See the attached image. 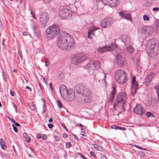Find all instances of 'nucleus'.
Wrapping results in <instances>:
<instances>
[{
  "mask_svg": "<svg viewBox=\"0 0 159 159\" xmlns=\"http://www.w3.org/2000/svg\"><path fill=\"white\" fill-rule=\"evenodd\" d=\"M75 45L73 38L68 33L63 32L58 37L57 45L61 49L70 50L74 48Z\"/></svg>",
  "mask_w": 159,
  "mask_h": 159,
  "instance_id": "obj_1",
  "label": "nucleus"
},
{
  "mask_svg": "<svg viewBox=\"0 0 159 159\" xmlns=\"http://www.w3.org/2000/svg\"><path fill=\"white\" fill-rule=\"evenodd\" d=\"M77 93L79 94V96L81 97L80 101L85 102H89L92 97L91 91L85 85L80 84L76 87Z\"/></svg>",
  "mask_w": 159,
  "mask_h": 159,
  "instance_id": "obj_2",
  "label": "nucleus"
},
{
  "mask_svg": "<svg viewBox=\"0 0 159 159\" xmlns=\"http://www.w3.org/2000/svg\"><path fill=\"white\" fill-rule=\"evenodd\" d=\"M146 48L150 57H153L156 56L159 48V44L157 40L153 39L148 40L146 45Z\"/></svg>",
  "mask_w": 159,
  "mask_h": 159,
  "instance_id": "obj_3",
  "label": "nucleus"
},
{
  "mask_svg": "<svg viewBox=\"0 0 159 159\" xmlns=\"http://www.w3.org/2000/svg\"><path fill=\"white\" fill-rule=\"evenodd\" d=\"M59 25L55 24L50 26L46 30V37L48 39H51L55 38L60 31Z\"/></svg>",
  "mask_w": 159,
  "mask_h": 159,
  "instance_id": "obj_4",
  "label": "nucleus"
},
{
  "mask_svg": "<svg viewBox=\"0 0 159 159\" xmlns=\"http://www.w3.org/2000/svg\"><path fill=\"white\" fill-rule=\"evenodd\" d=\"M127 99V96L125 92H121L119 93L117 97V102H115L114 105V108L116 106H117L118 108L120 110V113L124 111V105L126 103Z\"/></svg>",
  "mask_w": 159,
  "mask_h": 159,
  "instance_id": "obj_5",
  "label": "nucleus"
},
{
  "mask_svg": "<svg viewBox=\"0 0 159 159\" xmlns=\"http://www.w3.org/2000/svg\"><path fill=\"white\" fill-rule=\"evenodd\" d=\"M88 57L87 54L80 53L74 55L71 58L70 61L72 64L78 66L86 60Z\"/></svg>",
  "mask_w": 159,
  "mask_h": 159,
  "instance_id": "obj_6",
  "label": "nucleus"
},
{
  "mask_svg": "<svg viewBox=\"0 0 159 159\" xmlns=\"http://www.w3.org/2000/svg\"><path fill=\"white\" fill-rule=\"evenodd\" d=\"M115 78L119 83L124 84L127 80L125 72L123 70H117L115 74Z\"/></svg>",
  "mask_w": 159,
  "mask_h": 159,
  "instance_id": "obj_7",
  "label": "nucleus"
},
{
  "mask_svg": "<svg viewBox=\"0 0 159 159\" xmlns=\"http://www.w3.org/2000/svg\"><path fill=\"white\" fill-rule=\"evenodd\" d=\"M118 0H103L100 1L98 3L99 4H104L107 5L111 7H116L119 3Z\"/></svg>",
  "mask_w": 159,
  "mask_h": 159,
  "instance_id": "obj_8",
  "label": "nucleus"
},
{
  "mask_svg": "<svg viewBox=\"0 0 159 159\" xmlns=\"http://www.w3.org/2000/svg\"><path fill=\"white\" fill-rule=\"evenodd\" d=\"M113 23V20L111 17H107L103 19L101 22L102 27L107 28L110 27Z\"/></svg>",
  "mask_w": 159,
  "mask_h": 159,
  "instance_id": "obj_9",
  "label": "nucleus"
},
{
  "mask_svg": "<svg viewBox=\"0 0 159 159\" xmlns=\"http://www.w3.org/2000/svg\"><path fill=\"white\" fill-rule=\"evenodd\" d=\"M141 30V32L147 36L152 34L154 31L153 28L149 26H143Z\"/></svg>",
  "mask_w": 159,
  "mask_h": 159,
  "instance_id": "obj_10",
  "label": "nucleus"
},
{
  "mask_svg": "<svg viewBox=\"0 0 159 159\" xmlns=\"http://www.w3.org/2000/svg\"><path fill=\"white\" fill-rule=\"evenodd\" d=\"M87 68L91 70H95L99 69L100 67V64L99 61H90L87 65Z\"/></svg>",
  "mask_w": 159,
  "mask_h": 159,
  "instance_id": "obj_11",
  "label": "nucleus"
},
{
  "mask_svg": "<svg viewBox=\"0 0 159 159\" xmlns=\"http://www.w3.org/2000/svg\"><path fill=\"white\" fill-rule=\"evenodd\" d=\"M48 19V15L47 13L44 12L40 14L39 18L40 22L42 27L46 26Z\"/></svg>",
  "mask_w": 159,
  "mask_h": 159,
  "instance_id": "obj_12",
  "label": "nucleus"
},
{
  "mask_svg": "<svg viewBox=\"0 0 159 159\" xmlns=\"http://www.w3.org/2000/svg\"><path fill=\"white\" fill-rule=\"evenodd\" d=\"M60 92L61 95L63 99H66L68 96V91L66 86L61 85L60 87Z\"/></svg>",
  "mask_w": 159,
  "mask_h": 159,
  "instance_id": "obj_13",
  "label": "nucleus"
},
{
  "mask_svg": "<svg viewBox=\"0 0 159 159\" xmlns=\"http://www.w3.org/2000/svg\"><path fill=\"white\" fill-rule=\"evenodd\" d=\"M133 111L134 113L139 115H143L145 112L144 108L141 104H137L136 107L134 108Z\"/></svg>",
  "mask_w": 159,
  "mask_h": 159,
  "instance_id": "obj_14",
  "label": "nucleus"
},
{
  "mask_svg": "<svg viewBox=\"0 0 159 159\" xmlns=\"http://www.w3.org/2000/svg\"><path fill=\"white\" fill-rule=\"evenodd\" d=\"M71 11L70 10L64 8L61 10L59 12L60 15L63 17H66L71 15Z\"/></svg>",
  "mask_w": 159,
  "mask_h": 159,
  "instance_id": "obj_15",
  "label": "nucleus"
},
{
  "mask_svg": "<svg viewBox=\"0 0 159 159\" xmlns=\"http://www.w3.org/2000/svg\"><path fill=\"white\" fill-rule=\"evenodd\" d=\"M97 29L96 28V27L94 26L90 27L88 32V37L89 39H93L95 35L94 32Z\"/></svg>",
  "mask_w": 159,
  "mask_h": 159,
  "instance_id": "obj_16",
  "label": "nucleus"
},
{
  "mask_svg": "<svg viewBox=\"0 0 159 159\" xmlns=\"http://www.w3.org/2000/svg\"><path fill=\"white\" fill-rule=\"evenodd\" d=\"M120 39L121 41L123 42L126 46L129 45L131 42L130 38L129 36L125 35L122 36L121 37Z\"/></svg>",
  "mask_w": 159,
  "mask_h": 159,
  "instance_id": "obj_17",
  "label": "nucleus"
},
{
  "mask_svg": "<svg viewBox=\"0 0 159 159\" xmlns=\"http://www.w3.org/2000/svg\"><path fill=\"white\" fill-rule=\"evenodd\" d=\"M116 58L119 66H123L125 61V59L121 55L118 54L117 55Z\"/></svg>",
  "mask_w": 159,
  "mask_h": 159,
  "instance_id": "obj_18",
  "label": "nucleus"
},
{
  "mask_svg": "<svg viewBox=\"0 0 159 159\" xmlns=\"http://www.w3.org/2000/svg\"><path fill=\"white\" fill-rule=\"evenodd\" d=\"M120 15L122 17L128 20H130L131 18V15L127 11H121L120 13Z\"/></svg>",
  "mask_w": 159,
  "mask_h": 159,
  "instance_id": "obj_19",
  "label": "nucleus"
},
{
  "mask_svg": "<svg viewBox=\"0 0 159 159\" xmlns=\"http://www.w3.org/2000/svg\"><path fill=\"white\" fill-rule=\"evenodd\" d=\"M75 98V93L73 90H70L68 91V95L67 98V100L71 101Z\"/></svg>",
  "mask_w": 159,
  "mask_h": 159,
  "instance_id": "obj_20",
  "label": "nucleus"
},
{
  "mask_svg": "<svg viewBox=\"0 0 159 159\" xmlns=\"http://www.w3.org/2000/svg\"><path fill=\"white\" fill-rule=\"evenodd\" d=\"M112 90L111 92L109 99L108 100V102L109 103L111 102L113 100L116 91L115 88L114 87H112Z\"/></svg>",
  "mask_w": 159,
  "mask_h": 159,
  "instance_id": "obj_21",
  "label": "nucleus"
},
{
  "mask_svg": "<svg viewBox=\"0 0 159 159\" xmlns=\"http://www.w3.org/2000/svg\"><path fill=\"white\" fill-rule=\"evenodd\" d=\"M111 48L107 46H105L102 48H100L98 49L99 52L103 53L107 51H110Z\"/></svg>",
  "mask_w": 159,
  "mask_h": 159,
  "instance_id": "obj_22",
  "label": "nucleus"
},
{
  "mask_svg": "<svg viewBox=\"0 0 159 159\" xmlns=\"http://www.w3.org/2000/svg\"><path fill=\"white\" fill-rule=\"evenodd\" d=\"M155 74L153 73H151L146 78L145 80L146 82L148 83H150L152 81V78L153 77Z\"/></svg>",
  "mask_w": 159,
  "mask_h": 159,
  "instance_id": "obj_23",
  "label": "nucleus"
},
{
  "mask_svg": "<svg viewBox=\"0 0 159 159\" xmlns=\"http://www.w3.org/2000/svg\"><path fill=\"white\" fill-rule=\"evenodd\" d=\"M134 48L131 45H129L127 47L126 51L128 53H132L134 52Z\"/></svg>",
  "mask_w": 159,
  "mask_h": 159,
  "instance_id": "obj_24",
  "label": "nucleus"
},
{
  "mask_svg": "<svg viewBox=\"0 0 159 159\" xmlns=\"http://www.w3.org/2000/svg\"><path fill=\"white\" fill-rule=\"evenodd\" d=\"M23 137L26 139V141L28 143H30V138L28 136V135L26 133L23 134Z\"/></svg>",
  "mask_w": 159,
  "mask_h": 159,
  "instance_id": "obj_25",
  "label": "nucleus"
},
{
  "mask_svg": "<svg viewBox=\"0 0 159 159\" xmlns=\"http://www.w3.org/2000/svg\"><path fill=\"white\" fill-rule=\"evenodd\" d=\"M0 144L2 149L4 150L6 148L5 144L4 141L2 139H0Z\"/></svg>",
  "mask_w": 159,
  "mask_h": 159,
  "instance_id": "obj_26",
  "label": "nucleus"
},
{
  "mask_svg": "<svg viewBox=\"0 0 159 159\" xmlns=\"http://www.w3.org/2000/svg\"><path fill=\"white\" fill-rule=\"evenodd\" d=\"M92 146L94 148L97 149L98 151H102V148L97 144H93L92 145Z\"/></svg>",
  "mask_w": 159,
  "mask_h": 159,
  "instance_id": "obj_27",
  "label": "nucleus"
},
{
  "mask_svg": "<svg viewBox=\"0 0 159 159\" xmlns=\"http://www.w3.org/2000/svg\"><path fill=\"white\" fill-rule=\"evenodd\" d=\"M2 75L3 79L4 81L5 82H7V73L6 72H5L4 71H3L2 72Z\"/></svg>",
  "mask_w": 159,
  "mask_h": 159,
  "instance_id": "obj_28",
  "label": "nucleus"
},
{
  "mask_svg": "<svg viewBox=\"0 0 159 159\" xmlns=\"http://www.w3.org/2000/svg\"><path fill=\"white\" fill-rule=\"evenodd\" d=\"M33 28L34 32L35 33L36 36L38 37H39L40 36V32L39 31H36V27L35 26L33 27Z\"/></svg>",
  "mask_w": 159,
  "mask_h": 159,
  "instance_id": "obj_29",
  "label": "nucleus"
},
{
  "mask_svg": "<svg viewBox=\"0 0 159 159\" xmlns=\"http://www.w3.org/2000/svg\"><path fill=\"white\" fill-rule=\"evenodd\" d=\"M137 90V89L134 88V87H132L131 89V93L132 96H134V95Z\"/></svg>",
  "mask_w": 159,
  "mask_h": 159,
  "instance_id": "obj_30",
  "label": "nucleus"
},
{
  "mask_svg": "<svg viewBox=\"0 0 159 159\" xmlns=\"http://www.w3.org/2000/svg\"><path fill=\"white\" fill-rule=\"evenodd\" d=\"M146 115L147 117H151L152 118H153L155 117V116L151 112H148L146 114Z\"/></svg>",
  "mask_w": 159,
  "mask_h": 159,
  "instance_id": "obj_31",
  "label": "nucleus"
},
{
  "mask_svg": "<svg viewBox=\"0 0 159 159\" xmlns=\"http://www.w3.org/2000/svg\"><path fill=\"white\" fill-rule=\"evenodd\" d=\"M30 108L31 110L34 111L36 108L35 104L32 103L30 104Z\"/></svg>",
  "mask_w": 159,
  "mask_h": 159,
  "instance_id": "obj_32",
  "label": "nucleus"
},
{
  "mask_svg": "<svg viewBox=\"0 0 159 159\" xmlns=\"http://www.w3.org/2000/svg\"><path fill=\"white\" fill-rule=\"evenodd\" d=\"M155 89L157 90V94L158 98L159 100V85L155 87Z\"/></svg>",
  "mask_w": 159,
  "mask_h": 159,
  "instance_id": "obj_33",
  "label": "nucleus"
},
{
  "mask_svg": "<svg viewBox=\"0 0 159 159\" xmlns=\"http://www.w3.org/2000/svg\"><path fill=\"white\" fill-rule=\"evenodd\" d=\"M108 47L111 48L110 51H111L112 50L114 49L117 48L116 45L114 44H111V46Z\"/></svg>",
  "mask_w": 159,
  "mask_h": 159,
  "instance_id": "obj_34",
  "label": "nucleus"
},
{
  "mask_svg": "<svg viewBox=\"0 0 159 159\" xmlns=\"http://www.w3.org/2000/svg\"><path fill=\"white\" fill-rule=\"evenodd\" d=\"M143 19L145 21H148L149 20V17L147 15H144L143 16Z\"/></svg>",
  "mask_w": 159,
  "mask_h": 159,
  "instance_id": "obj_35",
  "label": "nucleus"
},
{
  "mask_svg": "<svg viewBox=\"0 0 159 159\" xmlns=\"http://www.w3.org/2000/svg\"><path fill=\"white\" fill-rule=\"evenodd\" d=\"M57 105L60 108H62V104L61 103V102L58 100H57Z\"/></svg>",
  "mask_w": 159,
  "mask_h": 159,
  "instance_id": "obj_36",
  "label": "nucleus"
},
{
  "mask_svg": "<svg viewBox=\"0 0 159 159\" xmlns=\"http://www.w3.org/2000/svg\"><path fill=\"white\" fill-rule=\"evenodd\" d=\"M134 87V88H135L136 89L138 88V84L137 83L136 81L134 83H132V87Z\"/></svg>",
  "mask_w": 159,
  "mask_h": 159,
  "instance_id": "obj_37",
  "label": "nucleus"
},
{
  "mask_svg": "<svg viewBox=\"0 0 159 159\" xmlns=\"http://www.w3.org/2000/svg\"><path fill=\"white\" fill-rule=\"evenodd\" d=\"M81 134L83 136H86V135H85V130L83 128L81 129Z\"/></svg>",
  "mask_w": 159,
  "mask_h": 159,
  "instance_id": "obj_38",
  "label": "nucleus"
},
{
  "mask_svg": "<svg viewBox=\"0 0 159 159\" xmlns=\"http://www.w3.org/2000/svg\"><path fill=\"white\" fill-rule=\"evenodd\" d=\"M12 126L13 127V129L14 131L16 133H17L18 131V130L17 127L15 126L14 124L12 125Z\"/></svg>",
  "mask_w": 159,
  "mask_h": 159,
  "instance_id": "obj_39",
  "label": "nucleus"
},
{
  "mask_svg": "<svg viewBox=\"0 0 159 159\" xmlns=\"http://www.w3.org/2000/svg\"><path fill=\"white\" fill-rule=\"evenodd\" d=\"M12 106H13V107L15 109L16 112H17V107L16 105L15 104L14 102H12Z\"/></svg>",
  "mask_w": 159,
  "mask_h": 159,
  "instance_id": "obj_40",
  "label": "nucleus"
},
{
  "mask_svg": "<svg viewBox=\"0 0 159 159\" xmlns=\"http://www.w3.org/2000/svg\"><path fill=\"white\" fill-rule=\"evenodd\" d=\"M78 154L79 156H80V157H81L83 159H88V158L85 157L80 153H78Z\"/></svg>",
  "mask_w": 159,
  "mask_h": 159,
  "instance_id": "obj_41",
  "label": "nucleus"
},
{
  "mask_svg": "<svg viewBox=\"0 0 159 159\" xmlns=\"http://www.w3.org/2000/svg\"><path fill=\"white\" fill-rule=\"evenodd\" d=\"M71 143L70 142H67L66 143V146L67 148H70V147H71Z\"/></svg>",
  "mask_w": 159,
  "mask_h": 159,
  "instance_id": "obj_42",
  "label": "nucleus"
},
{
  "mask_svg": "<svg viewBox=\"0 0 159 159\" xmlns=\"http://www.w3.org/2000/svg\"><path fill=\"white\" fill-rule=\"evenodd\" d=\"M117 129H120V130H126V129L124 127L117 126Z\"/></svg>",
  "mask_w": 159,
  "mask_h": 159,
  "instance_id": "obj_43",
  "label": "nucleus"
},
{
  "mask_svg": "<svg viewBox=\"0 0 159 159\" xmlns=\"http://www.w3.org/2000/svg\"><path fill=\"white\" fill-rule=\"evenodd\" d=\"M43 112L42 113V114H43L46 111V106L45 104H44L43 105Z\"/></svg>",
  "mask_w": 159,
  "mask_h": 159,
  "instance_id": "obj_44",
  "label": "nucleus"
},
{
  "mask_svg": "<svg viewBox=\"0 0 159 159\" xmlns=\"http://www.w3.org/2000/svg\"><path fill=\"white\" fill-rule=\"evenodd\" d=\"M54 138L55 140L57 141H58L60 140V138L57 136L54 135Z\"/></svg>",
  "mask_w": 159,
  "mask_h": 159,
  "instance_id": "obj_45",
  "label": "nucleus"
},
{
  "mask_svg": "<svg viewBox=\"0 0 159 159\" xmlns=\"http://www.w3.org/2000/svg\"><path fill=\"white\" fill-rule=\"evenodd\" d=\"M61 125L62 126L67 132H69V130L65 125L63 123H61Z\"/></svg>",
  "mask_w": 159,
  "mask_h": 159,
  "instance_id": "obj_46",
  "label": "nucleus"
},
{
  "mask_svg": "<svg viewBox=\"0 0 159 159\" xmlns=\"http://www.w3.org/2000/svg\"><path fill=\"white\" fill-rule=\"evenodd\" d=\"M43 140H45L47 139V137L46 135L44 134L41 137Z\"/></svg>",
  "mask_w": 159,
  "mask_h": 159,
  "instance_id": "obj_47",
  "label": "nucleus"
},
{
  "mask_svg": "<svg viewBox=\"0 0 159 159\" xmlns=\"http://www.w3.org/2000/svg\"><path fill=\"white\" fill-rule=\"evenodd\" d=\"M18 55H19L20 58L21 59H22V56L21 55V52L20 50H18Z\"/></svg>",
  "mask_w": 159,
  "mask_h": 159,
  "instance_id": "obj_48",
  "label": "nucleus"
},
{
  "mask_svg": "<svg viewBox=\"0 0 159 159\" xmlns=\"http://www.w3.org/2000/svg\"><path fill=\"white\" fill-rule=\"evenodd\" d=\"M48 126L49 128H52L53 126V125L52 124H48Z\"/></svg>",
  "mask_w": 159,
  "mask_h": 159,
  "instance_id": "obj_49",
  "label": "nucleus"
},
{
  "mask_svg": "<svg viewBox=\"0 0 159 159\" xmlns=\"http://www.w3.org/2000/svg\"><path fill=\"white\" fill-rule=\"evenodd\" d=\"M111 128L113 129H115L116 130H117V126L115 125H113L111 126Z\"/></svg>",
  "mask_w": 159,
  "mask_h": 159,
  "instance_id": "obj_50",
  "label": "nucleus"
},
{
  "mask_svg": "<svg viewBox=\"0 0 159 159\" xmlns=\"http://www.w3.org/2000/svg\"><path fill=\"white\" fill-rule=\"evenodd\" d=\"M62 136L64 138H66L68 137V135L66 133H63L62 134Z\"/></svg>",
  "mask_w": 159,
  "mask_h": 159,
  "instance_id": "obj_51",
  "label": "nucleus"
},
{
  "mask_svg": "<svg viewBox=\"0 0 159 159\" xmlns=\"http://www.w3.org/2000/svg\"><path fill=\"white\" fill-rule=\"evenodd\" d=\"M73 136H74V139L76 140H79V138H78L75 134H73Z\"/></svg>",
  "mask_w": 159,
  "mask_h": 159,
  "instance_id": "obj_52",
  "label": "nucleus"
},
{
  "mask_svg": "<svg viewBox=\"0 0 159 159\" xmlns=\"http://www.w3.org/2000/svg\"><path fill=\"white\" fill-rule=\"evenodd\" d=\"M136 82L135 80V77H133L132 79V83H134V82Z\"/></svg>",
  "mask_w": 159,
  "mask_h": 159,
  "instance_id": "obj_53",
  "label": "nucleus"
},
{
  "mask_svg": "<svg viewBox=\"0 0 159 159\" xmlns=\"http://www.w3.org/2000/svg\"><path fill=\"white\" fill-rule=\"evenodd\" d=\"M90 154L91 155V156H95L96 157V156L95 155L93 151H91L90 152Z\"/></svg>",
  "mask_w": 159,
  "mask_h": 159,
  "instance_id": "obj_54",
  "label": "nucleus"
},
{
  "mask_svg": "<svg viewBox=\"0 0 159 159\" xmlns=\"http://www.w3.org/2000/svg\"><path fill=\"white\" fill-rule=\"evenodd\" d=\"M159 10V8L158 7H154L153 8V11H158Z\"/></svg>",
  "mask_w": 159,
  "mask_h": 159,
  "instance_id": "obj_55",
  "label": "nucleus"
},
{
  "mask_svg": "<svg viewBox=\"0 0 159 159\" xmlns=\"http://www.w3.org/2000/svg\"><path fill=\"white\" fill-rule=\"evenodd\" d=\"M49 64V62L48 61H45V65L46 66H48Z\"/></svg>",
  "mask_w": 159,
  "mask_h": 159,
  "instance_id": "obj_56",
  "label": "nucleus"
},
{
  "mask_svg": "<svg viewBox=\"0 0 159 159\" xmlns=\"http://www.w3.org/2000/svg\"><path fill=\"white\" fill-rule=\"evenodd\" d=\"M37 138H41V135L40 134H38L37 135Z\"/></svg>",
  "mask_w": 159,
  "mask_h": 159,
  "instance_id": "obj_57",
  "label": "nucleus"
},
{
  "mask_svg": "<svg viewBox=\"0 0 159 159\" xmlns=\"http://www.w3.org/2000/svg\"><path fill=\"white\" fill-rule=\"evenodd\" d=\"M10 94L12 96H14V93L13 91L11 90L10 91Z\"/></svg>",
  "mask_w": 159,
  "mask_h": 159,
  "instance_id": "obj_58",
  "label": "nucleus"
},
{
  "mask_svg": "<svg viewBox=\"0 0 159 159\" xmlns=\"http://www.w3.org/2000/svg\"><path fill=\"white\" fill-rule=\"evenodd\" d=\"M26 88L27 89H28L29 90H30V91H32V89H31V88H30V87H29V86H26Z\"/></svg>",
  "mask_w": 159,
  "mask_h": 159,
  "instance_id": "obj_59",
  "label": "nucleus"
},
{
  "mask_svg": "<svg viewBox=\"0 0 159 159\" xmlns=\"http://www.w3.org/2000/svg\"><path fill=\"white\" fill-rule=\"evenodd\" d=\"M8 119L11 121L12 122V121H13L14 120V119L11 118H10L9 117H8Z\"/></svg>",
  "mask_w": 159,
  "mask_h": 159,
  "instance_id": "obj_60",
  "label": "nucleus"
},
{
  "mask_svg": "<svg viewBox=\"0 0 159 159\" xmlns=\"http://www.w3.org/2000/svg\"><path fill=\"white\" fill-rule=\"evenodd\" d=\"M15 126H17V127H19V126H20V125L19 123H18L17 122H16L15 124Z\"/></svg>",
  "mask_w": 159,
  "mask_h": 159,
  "instance_id": "obj_61",
  "label": "nucleus"
},
{
  "mask_svg": "<svg viewBox=\"0 0 159 159\" xmlns=\"http://www.w3.org/2000/svg\"><path fill=\"white\" fill-rule=\"evenodd\" d=\"M2 44L3 46H4L5 45L4 39H3L2 41Z\"/></svg>",
  "mask_w": 159,
  "mask_h": 159,
  "instance_id": "obj_62",
  "label": "nucleus"
},
{
  "mask_svg": "<svg viewBox=\"0 0 159 159\" xmlns=\"http://www.w3.org/2000/svg\"><path fill=\"white\" fill-rule=\"evenodd\" d=\"M23 34L24 36H27L28 35L27 32H24L23 33Z\"/></svg>",
  "mask_w": 159,
  "mask_h": 159,
  "instance_id": "obj_63",
  "label": "nucleus"
},
{
  "mask_svg": "<svg viewBox=\"0 0 159 159\" xmlns=\"http://www.w3.org/2000/svg\"><path fill=\"white\" fill-rule=\"evenodd\" d=\"M52 83H50L49 84V87L50 88V89H52V90L53 89H52Z\"/></svg>",
  "mask_w": 159,
  "mask_h": 159,
  "instance_id": "obj_64",
  "label": "nucleus"
}]
</instances>
